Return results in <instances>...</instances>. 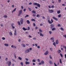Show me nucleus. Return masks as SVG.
I'll list each match as a JSON object with an SVG mask.
<instances>
[{"instance_id":"47","label":"nucleus","mask_w":66,"mask_h":66,"mask_svg":"<svg viewBox=\"0 0 66 66\" xmlns=\"http://www.w3.org/2000/svg\"><path fill=\"white\" fill-rule=\"evenodd\" d=\"M50 39H51L52 40H54V38H50Z\"/></svg>"},{"instance_id":"3","label":"nucleus","mask_w":66,"mask_h":66,"mask_svg":"<svg viewBox=\"0 0 66 66\" xmlns=\"http://www.w3.org/2000/svg\"><path fill=\"white\" fill-rule=\"evenodd\" d=\"M7 63L8 64V66H10L11 65V61H8Z\"/></svg>"},{"instance_id":"40","label":"nucleus","mask_w":66,"mask_h":66,"mask_svg":"<svg viewBox=\"0 0 66 66\" xmlns=\"http://www.w3.org/2000/svg\"><path fill=\"white\" fill-rule=\"evenodd\" d=\"M60 29H61V30H62V31H64V29H63V28L62 27H61L60 28Z\"/></svg>"},{"instance_id":"27","label":"nucleus","mask_w":66,"mask_h":66,"mask_svg":"<svg viewBox=\"0 0 66 66\" xmlns=\"http://www.w3.org/2000/svg\"><path fill=\"white\" fill-rule=\"evenodd\" d=\"M20 64H21V66H23V62H21L20 63Z\"/></svg>"},{"instance_id":"52","label":"nucleus","mask_w":66,"mask_h":66,"mask_svg":"<svg viewBox=\"0 0 66 66\" xmlns=\"http://www.w3.org/2000/svg\"><path fill=\"white\" fill-rule=\"evenodd\" d=\"M29 37L30 38H32V36H31L29 35Z\"/></svg>"},{"instance_id":"14","label":"nucleus","mask_w":66,"mask_h":66,"mask_svg":"<svg viewBox=\"0 0 66 66\" xmlns=\"http://www.w3.org/2000/svg\"><path fill=\"white\" fill-rule=\"evenodd\" d=\"M27 23L28 24H30V21L29 20H27Z\"/></svg>"},{"instance_id":"35","label":"nucleus","mask_w":66,"mask_h":66,"mask_svg":"<svg viewBox=\"0 0 66 66\" xmlns=\"http://www.w3.org/2000/svg\"><path fill=\"white\" fill-rule=\"evenodd\" d=\"M18 23L19 26H20L21 24H20V22L19 21H18Z\"/></svg>"},{"instance_id":"28","label":"nucleus","mask_w":66,"mask_h":66,"mask_svg":"<svg viewBox=\"0 0 66 66\" xmlns=\"http://www.w3.org/2000/svg\"><path fill=\"white\" fill-rule=\"evenodd\" d=\"M50 63L51 65H52V61H50Z\"/></svg>"},{"instance_id":"51","label":"nucleus","mask_w":66,"mask_h":66,"mask_svg":"<svg viewBox=\"0 0 66 66\" xmlns=\"http://www.w3.org/2000/svg\"><path fill=\"white\" fill-rule=\"evenodd\" d=\"M51 22L52 23L53 22V20L52 19H51Z\"/></svg>"},{"instance_id":"61","label":"nucleus","mask_w":66,"mask_h":66,"mask_svg":"<svg viewBox=\"0 0 66 66\" xmlns=\"http://www.w3.org/2000/svg\"><path fill=\"white\" fill-rule=\"evenodd\" d=\"M21 41V39H19L18 42H20Z\"/></svg>"},{"instance_id":"1","label":"nucleus","mask_w":66,"mask_h":66,"mask_svg":"<svg viewBox=\"0 0 66 66\" xmlns=\"http://www.w3.org/2000/svg\"><path fill=\"white\" fill-rule=\"evenodd\" d=\"M22 12V10H21L19 11V13L18 15V16H20Z\"/></svg>"},{"instance_id":"36","label":"nucleus","mask_w":66,"mask_h":66,"mask_svg":"<svg viewBox=\"0 0 66 66\" xmlns=\"http://www.w3.org/2000/svg\"><path fill=\"white\" fill-rule=\"evenodd\" d=\"M58 16V17H59V18L61 17V14H60Z\"/></svg>"},{"instance_id":"54","label":"nucleus","mask_w":66,"mask_h":66,"mask_svg":"<svg viewBox=\"0 0 66 66\" xmlns=\"http://www.w3.org/2000/svg\"><path fill=\"white\" fill-rule=\"evenodd\" d=\"M49 57L51 59H52V57H51V55H50Z\"/></svg>"},{"instance_id":"4","label":"nucleus","mask_w":66,"mask_h":66,"mask_svg":"<svg viewBox=\"0 0 66 66\" xmlns=\"http://www.w3.org/2000/svg\"><path fill=\"white\" fill-rule=\"evenodd\" d=\"M29 52H30V50H29V49H27L25 51V52L26 53H29Z\"/></svg>"},{"instance_id":"6","label":"nucleus","mask_w":66,"mask_h":66,"mask_svg":"<svg viewBox=\"0 0 66 66\" xmlns=\"http://www.w3.org/2000/svg\"><path fill=\"white\" fill-rule=\"evenodd\" d=\"M54 24H52L51 25V29H52V28H54Z\"/></svg>"},{"instance_id":"29","label":"nucleus","mask_w":66,"mask_h":66,"mask_svg":"<svg viewBox=\"0 0 66 66\" xmlns=\"http://www.w3.org/2000/svg\"><path fill=\"white\" fill-rule=\"evenodd\" d=\"M9 34L10 35H11V36H12V34H13L12 32H10L9 33Z\"/></svg>"},{"instance_id":"48","label":"nucleus","mask_w":66,"mask_h":66,"mask_svg":"<svg viewBox=\"0 0 66 66\" xmlns=\"http://www.w3.org/2000/svg\"><path fill=\"white\" fill-rule=\"evenodd\" d=\"M33 17H35L36 16V14H34L32 15Z\"/></svg>"},{"instance_id":"20","label":"nucleus","mask_w":66,"mask_h":66,"mask_svg":"<svg viewBox=\"0 0 66 66\" xmlns=\"http://www.w3.org/2000/svg\"><path fill=\"white\" fill-rule=\"evenodd\" d=\"M23 30H24V31H26V30H27V29H26L24 27H23Z\"/></svg>"},{"instance_id":"15","label":"nucleus","mask_w":66,"mask_h":66,"mask_svg":"<svg viewBox=\"0 0 66 66\" xmlns=\"http://www.w3.org/2000/svg\"><path fill=\"white\" fill-rule=\"evenodd\" d=\"M40 36H42V37H43V36H44V35L42 34V32L40 33Z\"/></svg>"},{"instance_id":"45","label":"nucleus","mask_w":66,"mask_h":66,"mask_svg":"<svg viewBox=\"0 0 66 66\" xmlns=\"http://www.w3.org/2000/svg\"><path fill=\"white\" fill-rule=\"evenodd\" d=\"M49 32L50 34H52V31H49Z\"/></svg>"},{"instance_id":"30","label":"nucleus","mask_w":66,"mask_h":66,"mask_svg":"<svg viewBox=\"0 0 66 66\" xmlns=\"http://www.w3.org/2000/svg\"><path fill=\"white\" fill-rule=\"evenodd\" d=\"M31 20L32 21H35V19H32Z\"/></svg>"},{"instance_id":"23","label":"nucleus","mask_w":66,"mask_h":66,"mask_svg":"<svg viewBox=\"0 0 66 66\" xmlns=\"http://www.w3.org/2000/svg\"><path fill=\"white\" fill-rule=\"evenodd\" d=\"M18 58V59H19V60H22V58H21V57H19Z\"/></svg>"},{"instance_id":"22","label":"nucleus","mask_w":66,"mask_h":66,"mask_svg":"<svg viewBox=\"0 0 66 66\" xmlns=\"http://www.w3.org/2000/svg\"><path fill=\"white\" fill-rule=\"evenodd\" d=\"M37 17H40V15L39 14H38L36 15Z\"/></svg>"},{"instance_id":"55","label":"nucleus","mask_w":66,"mask_h":66,"mask_svg":"<svg viewBox=\"0 0 66 66\" xmlns=\"http://www.w3.org/2000/svg\"><path fill=\"white\" fill-rule=\"evenodd\" d=\"M29 5H31L32 4V3L31 2H30L28 4Z\"/></svg>"},{"instance_id":"53","label":"nucleus","mask_w":66,"mask_h":66,"mask_svg":"<svg viewBox=\"0 0 66 66\" xmlns=\"http://www.w3.org/2000/svg\"><path fill=\"white\" fill-rule=\"evenodd\" d=\"M60 55H61V56L62 57H63V55H62V54H61V53H60Z\"/></svg>"},{"instance_id":"41","label":"nucleus","mask_w":66,"mask_h":66,"mask_svg":"<svg viewBox=\"0 0 66 66\" xmlns=\"http://www.w3.org/2000/svg\"><path fill=\"white\" fill-rule=\"evenodd\" d=\"M28 9L29 10V11H31L32 10V9H31L30 8H28Z\"/></svg>"},{"instance_id":"25","label":"nucleus","mask_w":66,"mask_h":66,"mask_svg":"<svg viewBox=\"0 0 66 66\" xmlns=\"http://www.w3.org/2000/svg\"><path fill=\"white\" fill-rule=\"evenodd\" d=\"M22 46H23V47H26V45H25L24 44H23Z\"/></svg>"},{"instance_id":"13","label":"nucleus","mask_w":66,"mask_h":66,"mask_svg":"<svg viewBox=\"0 0 66 66\" xmlns=\"http://www.w3.org/2000/svg\"><path fill=\"white\" fill-rule=\"evenodd\" d=\"M37 6L38 7H40V4H37Z\"/></svg>"},{"instance_id":"49","label":"nucleus","mask_w":66,"mask_h":66,"mask_svg":"<svg viewBox=\"0 0 66 66\" xmlns=\"http://www.w3.org/2000/svg\"><path fill=\"white\" fill-rule=\"evenodd\" d=\"M33 25H34V27H35V26H36V25H35V23H33Z\"/></svg>"},{"instance_id":"64","label":"nucleus","mask_w":66,"mask_h":66,"mask_svg":"<svg viewBox=\"0 0 66 66\" xmlns=\"http://www.w3.org/2000/svg\"><path fill=\"white\" fill-rule=\"evenodd\" d=\"M14 47L15 48H16V46L14 45L13 46V48Z\"/></svg>"},{"instance_id":"37","label":"nucleus","mask_w":66,"mask_h":66,"mask_svg":"<svg viewBox=\"0 0 66 66\" xmlns=\"http://www.w3.org/2000/svg\"><path fill=\"white\" fill-rule=\"evenodd\" d=\"M7 17V15H5L4 16V18H6Z\"/></svg>"},{"instance_id":"10","label":"nucleus","mask_w":66,"mask_h":66,"mask_svg":"<svg viewBox=\"0 0 66 66\" xmlns=\"http://www.w3.org/2000/svg\"><path fill=\"white\" fill-rule=\"evenodd\" d=\"M25 63L26 65H28V64H30V62H28V61H26L25 62Z\"/></svg>"},{"instance_id":"56","label":"nucleus","mask_w":66,"mask_h":66,"mask_svg":"<svg viewBox=\"0 0 66 66\" xmlns=\"http://www.w3.org/2000/svg\"><path fill=\"white\" fill-rule=\"evenodd\" d=\"M58 2L59 3H61V0H58Z\"/></svg>"},{"instance_id":"8","label":"nucleus","mask_w":66,"mask_h":66,"mask_svg":"<svg viewBox=\"0 0 66 66\" xmlns=\"http://www.w3.org/2000/svg\"><path fill=\"white\" fill-rule=\"evenodd\" d=\"M49 11L51 13H53V12H54L53 10H49Z\"/></svg>"},{"instance_id":"44","label":"nucleus","mask_w":66,"mask_h":66,"mask_svg":"<svg viewBox=\"0 0 66 66\" xmlns=\"http://www.w3.org/2000/svg\"><path fill=\"white\" fill-rule=\"evenodd\" d=\"M2 39H3V40H5V38H4V37H2Z\"/></svg>"},{"instance_id":"34","label":"nucleus","mask_w":66,"mask_h":66,"mask_svg":"<svg viewBox=\"0 0 66 66\" xmlns=\"http://www.w3.org/2000/svg\"><path fill=\"white\" fill-rule=\"evenodd\" d=\"M53 45H54L55 47V46H56L55 45V42H54V43L53 44Z\"/></svg>"},{"instance_id":"39","label":"nucleus","mask_w":66,"mask_h":66,"mask_svg":"<svg viewBox=\"0 0 66 66\" xmlns=\"http://www.w3.org/2000/svg\"><path fill=\"white\" fill-rule=\"evenodd\" d=\"M32 62H36V60H35V59H33L32 60Z\"/></svg>"},{"instance_id":"42","label":"nucleus","mask_w":66,"mask_h":66,"mask_svg":"<svg viewBox=\"0 0 66 66\" xmlns=\"http://www.w3.org/2000/svg\"><path fill=\"white\" fill-rule=\"evenodd\" d=\"M32 39H33V40H36V37Z\"/></svg>"},{"instance_id":"58","label":"nucleus","mask_w":66,"mask_h":66,"mask_svg":"<svg viewBox=\"0 0 66 66\" xmlns=\"http://www.w3.org/2000/svg\"><path fill=\"white\" fill-rule=\"evenodd\" d=\"M16 34H16V32H14V35H16Z\"/></svg>"},{"instance_id":"2","label":"nucleus","mask_w":66,"mask_h":66,"mask_svg":"<svg viewBox=\"0 0 66 66\" xmlns=\"http://www.w3.org/2000/svg\"><path fill=\"white\" fill-rule=\"evenodd\" d=\"M23 19L22 18H21V20H20V22H21V24H23Z\"/></svg>"},{"instance_id":"60","label":"nucleus","mask_w":66,"mask_h":66,"mask_svg":"<svg viewBox=\"0 0 66 66\" xmlns=\"http://www.w3.org/2000/svg\"><path fill=\"white\" fill-rule=\"evenodd\" d=\"M37 48H38V49H39L40 48V46H37Z\"/></svg>"},{"instance_id":"12","label":"nucleus","mask_w":66,"mask_h":66,"mask_svg":"<svg viewBox=\"0 0 66 66\" xmlns=\"http://www.w3.org/2000/svg\"><path fill=\"white\" fill-rule=\"evenodd\" d=\"M58 53H60V52H61V51L60 50H58L57 51Z\"/></svg>"},{"instance_id":"59","label":"nucleus","mask_w":66,"mask_h":66,"mask_svg":"<svg viewBox=\"0 0 66 66\" xmlns=\"http://www.w3.org/2000/svg\"><path fill=\"white\" fill-rule=\"evenodd\" d=\"M11 48H14V46L13 45H12L11 46Z\"/></svg>"},{"instance_id":"11","label":"nucleus","mask_w":66,"mask_h":66,"mask_svg":"<svg viewBox=\"0 0 66 66\" xmlns=\"http://www.w3.org/2000/svg\"><path fill=\"white\" fill-rule=\"evenodd\" d=\"M48 21L49 23H50V24H51V23H52V22H51V21H50V20H48Z\"/></svg>"},{"instance_id":"7","label":"nucleus","mask_w":66,"mask_h":66,"mask_svg":"<svg viewBox=\"0 0 66 66\" xmlns=\"http://www.w3.org/2000/svg\"><path fill=\"white\" fill-rule=\"evenodd\" d=\"M53 18L54 19V20H56V21H57V20H58L57 19V18L55 17L54 16L53 17Z\"/></svg>"},{"instance_id":"33","label":"nucleus","mask_w":66,"mask_h":66,"mask_svg":"<svg viewBox=\"0 0 66 66\" xmlns=\"http://www.w3.org/2000/svg\"><path fill=\"white\" fill-rule=\"evenodd\" d=\"M50 49L51 51H53V49L52 48H50Z\"/></svg>"},{"instance_id":"16","label":"nucleus","mask_w":66,"mask_h":66,"mask_svg":"<svg viewBox=\"0 0 66 66\" xmlns=\"http://www.w3.org/2000/svg\"><path fill=\"white\" fill-rule=\"evenodd\" d=\"M16 8H15L14 9V10L12 11V13H13V12H14V11H16Z\"/></svg>"},{"instance_id":"38","label":"nucleus","mask_w":66,"mask_h":66,"mask_svg":"<svg viewBox=\"0 0 66 66\" xmlns=\"http://www.w3.org/2000/svg\"><path fill=\"white\" fill-rule=\"evenodd\" d=\"M60 13H61V11H57V14H60Z\"/></svg>"},{"instance_id":"43","label":"nucleus","mask_w":66,"mask_h":66,"mask_svg":"<svg viewBox=\"0 0 66 66\" xmlns=\"http://www.w3.org/2000/svg\"><path fill=\"white\" fill-rule=\"evenodd\" d=\"M28 17H29V15H26V16H25V18H26Z\"/></svg>"},{"instance_id":"9","label":"nucleus","mask_w":66,"mask_h":66,"mask_svg":"<svg viewBox=\"0 0 66 66\" xmlns=\"http://www.w3.org/2000/svg\"><path fill=\"white\" fill-rule=\"evenodd\" d=\"M14 26V23H12L11 24L12 27L13 29H15V27L13 26Z\"/></svg>"},{"instance_id":"57","label":"nucleus","mask_w":66,"mask_h":66,"mask_svg":"<svg viewBox=\"0 0 66 66\" xmlns=\"http://www.w3.org/2000/svg\"><path fill=\"white\" fill-rule=\"evenodd\" d=\"M54 65L55 66H57V65L56 64H55V63H54Z\"/></svg>"},{"instance_id":"63","label":"nucleus","mask_w":66,"mask_h":66,"mask_svg":"<svg viewBox=\"0 0 66 66\" xmlns=\"http://www.w3.org/2000/svg\"><path fill=\"white\" fill-rule=\"evenodd\" d=\"M51 7L52 8H53L54 7V5H53Z\"/></svg>"},{"instance_id":"17","label":"nucleus","mask_w":66,"mask_h":66,"mask_svg":"<svg viewBox=\"0 0 66 66\" xmlns=\"http://www.w3.org/2000/svg\"><path fill=\"white\" fill-rule=\"evenodd\" d=\"M56 30V28L55 27H54V28H53L52 30V31H54V30Z\"/></svg>"},{"instance_id":"32","label":"nucleus","mask_w":66,"mask_h":66,"mask_svg":"<svg viewBox=\"0 0 66 66\" xmlns=\"http://www.w3.org/2000/svg\"><path fill=\"white\" fill-rule=\"evenodd\" d=\"M32 13H33V14H34V13H36V12L35 11H32Z\"/></svg>"},{"instance_id":"19","label":"nucleus","mask_w":66,"mask_h":66,"mask_svg":"<svg viewBox=\"0 0 66 66\" xmlns=\"http://www.w3.org/2000/svg\"><path fill=\"white\" fill-rule=\"evenodd\" d=\"M4 45H5V46H6L7 47L9 46V44H5Z\"/></svg>"},{"instance_id":"31","label":"nucleus","mask_w":66,"mask_h":66,"mask_svg":"<svg viewBox=\"0 0 66 66\" xmlns=\"http://www.w3.org/2000/svg\"><path fill=\"white\" fill-rule=\"evenodd\" d=\"M60 64H62V60L61 59H60Z\"/></svg>"},{"instance_id":"5","label":"nucleus","mask_w":66,"mask_h":66,"mask_svg":"<svg viewBox=\"0 0 66 66\" xmlns=\"http://www.w3.org/2000/svg\"><path fill=\"white\" fill-rule=\"evenodd\" d=\"M48 53H49V52L48 51H46V52H45L44 53V54L45 55H47V54H48Z\"/></svg>"},{"instance_id":"50","label":"nucleus","mask_w":66,"mask_h":66,"mask_svg":"<svg viewBox=\"0 0 66 66\" xmlns=\"http://www.w3.org/2000/svg\"><path fill=\"white\" fill-rule=\"evenodd\" d=\"M37 61H38V62H40V60L39 59H38L37 60Z\"/></svg>"},{"instance_id":"24","label":"nucleus","mask_w":66,"mask_h":66,"mask_svg":"<svg viewBox=\"0 0 66 66\" xmlns=\"http://www.w3.org/2000/svg\"><path fill=\"white\" fill-rule=\"evenodd\" d=\"M33 4L35 5H37V3H34Z\"/></svg>"},{"instance_id":"18","label":"nucleus","mask_w":66,"mask_h":66,"mask_svg":"<svg viewBox=\"0 0 66 66\" xmlns=\"http://www.w3.org/2000/svg\"><path fill=\"white\" fill-rule=\"evenodd\" d=\"M56 45H57V44H59V41H58V40H57L56 41Z\"/></svg>"},{"instance_id":"46","label":"nucleus","mask_w":66,"mask_h":66,"mask_svg":"<svg viewBox=\"0 0 66 66\" xmlns=\"http://www.w3.org/2000/svg\"><path fill=\"white\" fill-rule=\"evenodd\" d=\"M12 61H13V62H16V61H15L14 59H12Z\"/></svg>"},{"instance_id":"21","label":"nucleus","mask_w":66,"mask_h":66,"mask_svg":"<svg viewBox=\"0 0 66 66\" xmlns=\"http://www.w3.org/2000/svg\"><path fill=\"white\" fill-rule=\"evenodd\" d=\"M41 63L42 64H44V61L43 60L41 61Z\"/></svg>"},{"instance_id":"26","label":"nucleus","mask_w":66,"mask_h":66,"mask_svg":"<svg viewBox=\"0 0 66 66\" xmlns=\"http://www.w3.org/2000/svg\"><path fill=\"white\" fill-rule=\"evenodd\" d=\"M39 31L40 32H43V31H42V30L40 28L39 29Z\"/></svg>"},{"instance_id":"62","label":"nucleus","mask_w":66,"mask_h":66,"mask_svg":"<svg viewBox=\"0 0 66 66\" xmlns=\"http://www.w3.org/2000/svg\"><path fill=\"white\" fill-rule=\"evenodd\" d=\"M28 30H30V27H28Z\"/></svg>"}]
</instances>
